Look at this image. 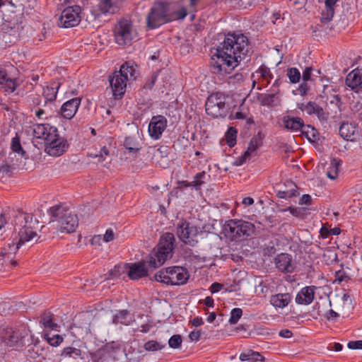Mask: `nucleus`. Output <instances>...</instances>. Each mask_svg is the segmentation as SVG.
<instances>
[{
	"label": "nucleus",
	"instance_id": "f257e3e1",
	"mask_svg": "<svg viewBox=\"0 0 362 362\" xmlns=\"http://www.w3.org/2000/svg\"><path fill=\"white\" fill-rule=\"evenodd\" d=\"M251 49L249 39L244 34L228 33L215 52L211 51L213 71L218 74H230Z\"/></svg>",
	"mask_w": 362,
	"mask_h": 362
},
{
	"label": "nucleus",
	"instance_id": "f03ea898",
	"mask_svg": "<svg viewBox=\"0 0 362 362\" xmlns=\"http://www.w3.org/2000/svg\"><path fill=\"white\" fill-rule=\"evenodd\" d=\"M13 221L18 240L16 243H8L7 247L1 248L0 272L4 267H16L17 261L13 259L16 252L23 243L33 240L37 235L39 221L32 214L19 211L13 216Z\"/></svg>",
	"mask_w": 362,
	"mask_h": 362
},
{
	"label": "nucleus",
	"instance_id": "7ed1b4c3",
	"mask_svg": "<svg viewBox=\"0 0 362 362\" xmlns=\"http://www.w3.org/2000/svg\"><path fill=\"white\" fill-rule=\"evenodd\" d=\"M4 23L1 25L0 40L1 46L7 47L16 43L21 37L25 27L22 13L8 10L2 11Z\"/></svg>",
	"mask_w": 362,
	"mask_h": 362
},
{
	"label": "nucleus",
	"instance_id": "20e7f679",
	"mask_svg": "<svg viewBox=\"0 0 362 362\" xmlns=\"http://www.w3.org/2000/svg\"><path fill=\"white\" fill-rule=\"evenodd\" d=\"M175 236L171 233H165L159 240L157 248H155L148 256V265L156 269L173 256L175 249Z\"/></svg>",
	"mask_w": 362,
	"mask_h": 362
},
{
	"label": "nucleus",
	"instance_id": "39448f33",
	"mask_svg": "<svg viewBox=\"0 0 362 362\" xmlns=\"http://www.w3.org/2000/svg\"><path fill=\"white\" fill-rule=\"evenodd\" d=\"M134 66L125 62L121 66L119 71H115L109 76L110 87L115 99L121 98L124 95L127 82L136 78Z\"/></svg>",
	"mask_w": 362,
	"mask_h": 362
},
{
	"label": "nucleus",
	"instance_id": "423d86ee",
	"mask_svg": "<svg viewBox=\"0 0 362 362\" xmlns=\"http://www.w3.org/2000/svg\"><path fill=\"white\" fill-rule=\"evenodd\" d=\"M51 221H57L61 232L73 233L78 226V219L69 208L62 205H55L49 210Z\"/></svg>",
	"mask_w": 362,
	"mask_h": 362
},
{
	"label": "nucleus",
	"instance_id": "0eeeda50",
	"mask_svg": "<svg viewBox=\"0 0 362 362\" xmlns=\"http://www.w3.org/2000/svg\"><path fill=\"white\" fill-rule=\"evenodd\" d=\"M189 277L187 270L178 266L162 269L156 272L153 276L155 281L171 286L185 284Z\"/></svg>",
	"mask_w": 362,
	"mask_h": 362
},
{
	"label": "nucleus",
	"instance_id": "6e6552de",
	"mask_svg": "<svg viewBox=\"0 0 362 362\" xmlns=\"http://www.w3.org/2000/svg\"><path fill=\"white\" fill-rule=\"evenodd\" d=\"M223 230L232 240L239 241L252 235L255 232V226L248 221L231 219L226 222Z\"/></svg>",
	"mask_w": 362,
	"mask_h": 362
},
{
	"label": "nucleus",
	"instance_id": "1a4fd4ad",
	"mask_svg": "<svg viewBox=\"0 0 362 362\" xmlns=\"http://www.w3.org/2000/svg\"><path fill=\"white\" fill-rule=\"evenodd\" d=\"M226 100V97L221 93L209 95L205 104L206 114L214 118L225 117L228 110Z\"/></svg>",
	"mask_w": 362,
	"mask_h": 362
},
{
	"label": "nucleus",
	"instance_id": "9d476101",
	"mask_svg": "<svg viewBox=\"0 0 362 362\" xmlns=\"http://www.w3.org/2000/svg\"><path fill=\"white\" fill-rule=\"evenodd\" d=\"M169 7L165 2H156L151 8L146 17L147 27L154 29L168 22Z\"/></svg>",
	"mask_w": 362,
	"mask_h": 362
},
{
	"label": "nucleus",
	"instance_id": "9b49d317",
	"mask_svg": "<svg viewBox=\"0 0 362 362\" xmlns=\"http://www.w3.org/2000/svg\"><path fill=\"white\" fill-rule=\"evenodd\" d=\"M114 36L119 45H130L134 37L132 23L127 19H121L114 28Z\"/></svg>",
	"mask_w": 362,
	"mask_h": 362
},
{
	"label": "nucleus",
	"instance_id": "f8f14e48",
	"mask_svg": "<svg viewBox=\"0 0 362 362\" xmlns=\"http://www.w3.org/2000/svg\"><path fill=\"white\" fill-rule=\"evenodd\" d=\"M28 335V331L23 327H8L1 332L2 341L8 346L23 344L24 338Z\"/></svg>",
	"mask_w": 362,
	"mask_h": 362
},
{
	"label": "nucleus",
	"instance_id": "ddd939ff",
	"mask_svg": "<svg viewBox=\"0 0 362 362\" xmlns=\"http://www.w3.org/2000/svg\"><path fill=\"white\" fill-rule=\"evenodd\" d=\"M81 8L78 5L68 6L64 8L59 19V25L63 28H71L77 25L81 21Z\"/></svg>",
	"mask_w": 362,
	"mask_h": 362
},
{
	"label": "nucleus",
	"instance_id": "4468645a",
	"mask_svg": "<svg viewBox=\"0 0 362 362\" xmlns=\"http://www.w3.org/2000/svg\"><path fill=\"white\" fill-rule=\"evenodd\" d=\"M199 233V228L191 225L187 221H182L177 226V235L180 240L186 244L194 246L197 240L195 238Z\"/></svg>",
	"mask_w": 362,
	"mask_h": 362
},
{
	"label": "nucleus",
	"instance_id": "2eb2a0df",
	"mask_svg": "<svg viewBox=\"0 0 362 362\" xmlns=\"http://www.w3.org/2000/svg\"><path fill=\"white\" fill-rule=\"evenodd\" d=\"M69 147L67 140L60 137L58 132L57 136L52 137L50 141L45 145V151L52 156H59L66 151Z\"/></svg>",
	"mask_w": 362,
	"mask_h": 362
},
{
	"label": "nucleus",
	"instance_id": "dca6fc26",
	"mask_svg": "<svg viewBox=\"0 0 362 362\" xmlns=\"http://www.w3.org/2000/svg\"><path fill=\"white\" fill-rule=\"evenodd\" d=\"M273 262L278 271L284 274L293 273L296 268L292 255L285 252L277 255Z\"/></svg>",
	"mask_w": 362,
	"mask_h": 362
},
{
	"label": "nucleus",
	"instance_id": "f3484780",
	"mask_svg": "<svg viewBox=\"0 0 362 362\" xmlns=\"http://www.w3.org/2000/svg\"><path fill=\"white\" fill-rule=\"evenodd\" d=\"M33 135L36 139L44 141L45 145L50 141L52 137L57 136L58 132L55 127L49 124H37L33 126Z\"/></svg>",
	"mask_w": 362,
	"mask_h": 362
},
{
	"label": "nucleus",
	"instance_id": "a211bd4d",
	"mask_svg": "<svg viewBox=\"0 0 362 362\" xmlns=\"http://www.w3.org/2000/svg\"><path fill=\"white\" fill-rule=\"evenodd\" d=\"M155 269L151 268L148 265V258L146 260L135 262L129 266L128 272L129 277L132 280L139 279L142 277L147 276L149 272L153 271Z\"/></svg>",
	"mask_w": 362,
	"mask_h": 362
},
{
	"label": "nucleus",
	"instance_id": "6ab92c4d",
	"mask_svg": "<svg viewBox=\"0 0 362 362\" xmlns=\"http://www.w3.org/2000/svg\"><path fill=\"white\" fill-rule=\"evenodd\" d=\"M167 127V119L163 115L153 116L148 124L149 135L153 139L160 138Z\"/></svg>",
	"mask_w": 362,
	"mask_h": 362
},
{
	"label": "nucleus",
	"instance_id": "aec40b11",
	"mask_svg": "<svg viewBox=\"0 0 362 362\" xmlns=\"http://www.w3.org/2000/svg\"><path fill=\"white\" fill-rule=\"evenodd\" d=\"M81 102L80 98H74L64 103L60 109L62 116L67 119H72L76 115Z\"/></svg>",
	"mask_w": 362,
	"mask_h": 362
},
{
	"label": "nucleus",
	"instance_id": "412c9836",
	"mask_svg": "<svg viewBox=\"0 0 362 362\" xmlns=\"http://www.w3.org/2000/svg\"><path fill=\"white\" fill-rule=\"evenodd\" d=\"M83 351L79 347L74 346H66L63 349L60 354L59 362H72L78 359L83 358Z\"/></svg>",
	"mask_w": 362,
	"mask_h": 362
},
{
	"label": "nucleus",
	"instance_id": "4be33fe9",
	"mask_svg": "<svg viewBox=\"0 0 362 362\" xmlns=\"http://www.w3.org/2000/svg\"><path fill=\"white\" fill-rule=\"evenodd\" d=\"M315 288L316 287L314 286L301 288L296 296V303L299 305L310 304L314 300Z\"/></svg>",
	"mask_w": 362,
	"mask_h": 362
},
{
	"label": "nucleus",
	"instance_id": "5701e85b",
	"mask_svg": "<svg viewBox=\"0 0 362 362\" xmlns=\"http://www.w3.org/2000/svg\"><path fill=\"white\" fill-rule=\"evenodd\" d=\"M62 83L59 81H52L49 86L43 88L42 95L45 98V104L53 103L57 98V95Z\"/></svg>",
	"mask_w": 362,
	"mask_h": 362
},
{
	"label": "nucleus",
	"instance_id": "b1692460",
	"mask_svg": "<svg viewBox=\"0 0 362 362\" xmlns=\"http://www.w3.org/2000/svg\"><path fill=\"white\" fill-rule=\"evenodd\" d=\"M346 85L354 89L358 86L362 88V73L359 69H355L351 71L346 78Z\"/></svg>",
	"mask_w": 362,
	"mask_h": 362
},
{
	"label": "nucleus",
	"instance_id": "393cba45",
	"mask_svg": "<svg viewBox=\"0 0 362 362\" xmlns=\"http://www.w3.org/2000/svg\"><path fill=\"white\" fill-rule=\"evenodd\" d=\"M284 185L288 189L277 190L276 196L279 198L287 199L299 195V192L297 190L298 187L293 182L287 180Z\"/></svg>",
	"mask_w": 362,
	"mask_h": 362
},
{
	"label": "nucleus",
	"instance_id": "a878e982",
	"mask_svg": "<svg viewBox=\"0 0 362 362\" xmlns=\"http://www.w3.org/2000/svg\"><path fill=\"white\" fill-rule=\"evenodd\" d=\"M291 297L290 293H277L272 295L270 298L271 304L275 308H284L291 302Z\"/></svg>",
	"mask_w": 362,
	"mask_h": 362
},
{
	"label": "nucleus",
	"instance_id": "bb28decb",
	"mask_svg": "<svg viewBox=\"0 0 362 362\" xmlns=\"http://www.w3.org/2000/svg\"><path fill=\"white\" fill-rule=\"evenodd\" d=\"M284 126L286 129L292 131L302 130L304 127L303 120L298 117L286 116L283 119Z\"/></svg>",
	"mask_w": 362,
	"mask_h": 362
},
{
	"label": "nucleus",
	"instance_id": "cd10ccee",
	"mask_svg": "<svg viewBox=\"0 0 362 362\" xmlns=\"http://www.w3.org/2000/svg\"><path fill=\"white\" fill-rule=\"evenodd\" d=\"M337 0H325V7L321 13V22L328 23L332 21L334 14V6Z\"/></svg>",
	"mask_w": 362,
	"mask_h": 362
},
{
	"label": "nucleus",
	"instance_id": "c85d7f7f",
	"mask_svg": "<svg viewBox=\"0 0 362 362\" xmlns=\"http://www.w3.org/2000/svg\"><path fill=\"white\" fill-rule=\"evenodd\" d=\"M264 138V134L261 132H259L256 135H255L249 143L248 147L246 150V155L252 156L257 148L262 146Z\"/></svg>",
	"mask_w": 362,
	"mask_h": 362
},
{
	"label": "nucleus",
	"instance_id": "c756f323",
	"mask_svg": "<svg viewBox=\"0 0 362 362\" xmlns=\"http://www.w3.org/2000/svg\"><path fill=\"white\" fill-rule=\"evenodd\" d=\"M356 125L349 122H343L339 127L340 136L346 140L353 141L356 132Z\"/></svg>",
	"mask_w": 362,
	"mask_h": 362
},
{
	"label": "nucleus",
	"instance_id": "7c9ffc66",
	"mask_svg": "<svg viewBox=\"0 0 362 362\" xmlns=\"http://www.w3.org/2000/svg\"><path fill=\"white\" fill-rule=\"evenodd\" d=\"M53 314L49 311H45L41 316L40 322L45 329L57 330L59 325L53 320Z\"/></svg>",
	"mask_w": 362,
	"mask_h": 362
},
{
	"label": "nucleus",
	"instance_id": "2f4dec72",
	"mask_svg": "<svg viewBox=\"0 0 362 362\" xmlns=\"http://www.w3.org/2000/svg\"><path fill=\"white\" fill-rule=\"evenodd\" d=\"M132 317L127 310L118 311L112 318V322L115 325L122 324L128 325L132 322Z\"/></svg>",
	"mask_w": 362,
	"mask_h": 362
},
{
	"label": "nucleus",
	"instance_id": "473e14b6",
	"mask_svg": "<svg viewBox=\"0 0 362 362\" xmlns=\"http://www.w3.org/2000/svg\"><path fill=\"white\" fill-rule=\"evenodd\" d=\"M257 100L261 105L272 107L276 105V102L279 101L277 93L263 94L259 93Z\"/></svg>",
	"mask_w": 362,
	"mask_h": 362
},
{
	"label": "nucleus",
	"instance_id": "72a5a7b5",
	"mask_svg": "<svg viewBox=\"0 0 362 362\" xmlns=\"http://www.w3.org/2000/svg\"><path fill=\"white\" fill-rule=\"evenodd\" d=\"M11 149L13 153H17L21 158H27L28 153L23 150L18 134H16V136H14L11 140Z\"/></svg>",
	"mask_w": 362,
	"mask_h": 362
},
{
	"label": "nucleus",
	"instance_id": "f704fd0d",
	"mask_svg": "<svg viewBox=\"0 0 362 362\" xmlns=\"http://www.w3.org/2000/svg\"><path fill=\"white\" fill-rule=\"evenodd\" d=\"M239 358L242 361H247L250 362L262 361L264 359L259 352L252 350H248L247 352L242 353Z\"/></svg>",
	"mask_w": 362,
	"mask_h": 362
},
{
	"label": "nucleus",
	"instance_id": "c9c22d12",
	"mask_svg": "<svg viewBox=\"0 0 362 362\" xmlns=\"http://www.w3.org/2000/svg\"><path fill=\"white\" fill-rule=\"evenodd\" d=\"M301 132L310 142H315L319 138L318 132L310 125L304 124Z\"/></svg>",
	"mask_w": 362,
	"mask_h": 362
},
{
	"label": "nucleus",
	"instance_id": "e433bc0d",
	"mask_svg": "<svg viewBox=\"0 0 362 362\" xmlns=\"http://www.w3.org/2000/svg\"><path fill=\"white\" fill-rule=\"evenodd\" d=\"M99 8L103 13H114L117 6L112 0H101L99 4Z\"/></svg>",
	"mask_w": 362,
	"mask_h": 362
},
{
	"label": "nucleus",
	"instance_id": "4c0bfd02",
	"mask_svg": "<svg viewBox=\"0 0 362 362\" xmlns=\"http://www.w3.org/2000/svg\"><path fill=\"white\" fill-rule=\"evenodd\" d=\"M206 173L202 171L197 173L194 177V180L189 182L187 186L194 187L196 189H199L206 182Z\"/></svg>",
	"mask_w": 362,
	"mask_h": 362
},
{
	"label": "nucleus",
	"instance_id": "58836bf2",
	"mask_svg": "<svg viewBox=\"0 0 362 362\" xmlns=\"http://www.w3.org/2000/svg\"><path fill=\"white\" fill-rule=\"evenodd\" d=\"M341 165V160L339 159L334 158L331 161L329 170L327 173L329 178L334 180L339 173V166Z\"/></svg>",
	"mask_w": 362,
	"mask_h": 362
},
{
	"label": "nucleus",
	"instance_id": "ea45409f",
	"mask_svg": "<svg viewBox=\"0 0 362 362\" xmlns=\"http://www.w3.org/2000/svg\"><path fill=\"white\" fill-rule=\"evenodd\" d=\"M226 143L228 146L233 147L236 144L237 130L235 127H229L225 134Z\"/></svg>",
	"mask_w": 362,
	"mask_h": 362
},
{
	"label": "nucleus",
	"instance_id": "a19ab883",
	"mask_svg": "<svg viewBox=\"0 0 362 362\" xmlns=\"http://www.w3.org/2000/svg\"><path fill=\"white\" fill-rule=\"evenodd\" d=\"M124 146L129 151L134 153L139 151L140 149V147H139V144L136 142V140L132 136H128L125 138L124 141Z\"/></svg>",
	"mask_w": 362,
	"mask_h": 362
},
{
	"label": "nucleus",
	"instance_id": "79ce46f5",
	"mask_svg": "<svg viewBox=\"0 0 362 362\" xmlns=\"http://www.w3.org/2000/svg\"><path fill=\"white\" fill-rule=\"evenodd\" d=\"M165 346V344H161L157 341L149 340L146 342L144 345V348L148 351H156L163 349Z\"/></svg>",
	"mask_w": 362,
	"mask_h": 362
},
{
	"label": "nucleus",
	"instance_id": "37998d69",
	"mask_svg": "<svg viewBox=\"0 0 362 362\" xmlns=\"http://www.w3.org/2000/svg\"><path fill=\"white\" fill-rule=\"evenodd\" d=\"M44 338L52 346H57L63 341V337L59 334H54L50 337L49 334H45Z\"/></svg>",
	"mask_w": 362,
	"mask_h": 362
},
{
	"label": "nucleus",
	"instance_id": "c03bdc74",
	"mask_svg": "<svg viewBox=\"0 0 362 362\" xmlns=\"http://www.w3.org/2000/svg\"><path fill=\"white\" fill-rule=\"evenodd\" d=\"M287 76L288 77L291 83H296L300 81V73L296 68H290L287 70Z\"/></svg>",
	"mask_w": 362,
	"mask_h": 362
},
{
	"label": "nucleus",
	"instance_id": "a18cd8bd",
	"mask_svg": "<svg viewBox=\"0 0 362 362\" xmlns=\"http://www.w3.org/2000/svg\"><path fill=\"white\" fill-rule=\"evenodd\" d=\"M243 315V310L241 308H233L230 312V317L229 318V323L230 325H235Z\"/></svg>",
	"mask_w": 362,
	"mask_h": 362
},
{
	"label": "nucleus",
	"instance_id": "49530a36",
	"mask_svg": "<svg viewBox=\"0 0 362 362\" xmlns=\"http://www.w3.org/2000/svg\"><path fill=\"white\" fill-rule=\"evenodd\" d=\"M4 90L8 93H13L18 86L16 83V80H12L8 79V78H6V81L4 82V84L2 85Z\"/></svg>",
	"mask_w": 362,
	"mask_h": 362
},
{
	"label": "nucleus",
	"instance_id": "de8ad7c7",
	"mask_svg": "<svg viewBox=\"0 0 362 362\" xmlns=\"http://www.w3.org/2000/svg\"><path fill=\"white\" fill-rule=\"evenodd\" d=\"M109 356V353L103 351L94 354L92 355L91 358L93 362H105Z\"/></svg>",
	"mask_w": 362,
	"mask_h": 362
},
{
	"label": "nucleus",
	"instance_id": "09e8293b",
	"mask_svg": "<svg viewBox=\"0 0 362 362\" xmlns=\"http://www.w3.org/2000/svg\"><path fill=\"white\" fill-rule=\"evenodd\" d=\"M182 341L181 336L179 334H175L170 338L168 344L170 347L173 349H178L181 346Z\"/></svg>",
	"mask_w": 362,
	"mask_h": 362
},
{
	"label": "nucleus",
	"instance_id": "8fccbe9b",
	"mask_svg": "<svg viewBox=\"0 0 362 362\" xmlns=\"http://www.w3.org/2000/svg\"><path fill=\"white\" fill-rule=\"evenodd\" d=\"M6 6L17 8L22 6L23 3L21 0H0V8Z\"/></svg>",
	"mask_w": 362,
	"mask_h": 362
},
{
	"label": "nucleus",
	"instance_id": "3c124183",
	"mask_svg": "<svg viewBox=\"0 0 362 362\" xmlns=\"http://www.w3.org/2000/svg\"><path fill=\"white\" fill-rule=\"evenodd\" d=\"M276 252V249L272 242L269 243L263 249L264 256L271 257V256L274 255Z\"/></svg>",
	"mask_w": 362,
	"mask_h": 362
},
{
	"label": "nucleus",
	"instance_id": "603ef678",
	"mask_svg": "<svg viewBox=\"0 0 362 362\" xmlns=\"http://www.w3.org/2000/svg\"><path fill=\"white\" fill-rule=\"evenodd\" d=\"M109 155V151L106 146H103L100 151L99 154H91L93 158H97L98 162H103L105 160V157Z\"/></svg>",
	"mask_w": 362,
	"mask_h": 362
},
{
	"label": "nucleus",
	"instance_id": "864d4df0",
	"mask_svg": "<svg viewBox=\"0 0 362 362\" xmlns=\"http://www.w3.org/2000/svg\"><path fill=\"white\" fill-rule=\"evenodd\" d=\"M335 281H338L339 282L341 281H348L350 279V277L342 270H339L335 272Z\"/></svg>",
	"mask_w": 362,
	"mask_h": 362
},
{
	"label": "nucleus",
	"instance_id": "5fc2aeb1",
	"mask_svg": "<svg viewBox=\"0 0 362 362\" xmlns=\"http://www.w3.org/2000/svg\"><path fill=\"white\" fill-rule=\"evenodd\" d=\"M46 28H42L40 33L37 34L36 36L33 37V42L34 44L37 45L39 42H42L43 40L46 38Z\"/></svg>",
	"mask_w": 362,
	"mask_h": 362
},
{
	"label": "nucleus",
	"instance_id": "6e6d98bb",
	"mask_svg": "<svg viewBox=\"0 0 362 362\" xmlns=\"http://www.w3.org/2000/svg\"><path fill=\"white\" fill-rule=\"evenodd\" d=\"M122 268L119 265L115 266V267L109 272L108 277L107 279L119 277L122 274Z\"/></svg>",
	"mask_w": 362,
	"mask_h": 362
},
{
	"label": "nucleus",
	"instance_id": "4d7b16f0",
	"mask_svg": "<svg viewBox=\"0 0 362 362\" xmlns=\"http://www.w3.org/2000/svg\"><path fill=\"white\" fill-rule=\"evenodd\" d=\"M157 76L158 74L156 73H153L151 78L146 81V83L144 86V88L147 89H151L155 85Z\"/></svg>",
	"mask_w": 362,
	"mask_h": 362
},
{
	"label": "nucleus",
	"instance_id": "13d9d810",
	"mask_svg": "<svg viewBox=\"0 0 362 362\" xmlns=\"http://www.w3.org/2000/svg\"><path fill=\"white\" fill-rule=\"evenodd\" d=\"M42 351L43 349L40 346V341L36 342L35 344L30 346V348L28 349L29 352L34 351L37 356L41 355V352L40 351Z\"/></svg>",
	"mask_w": 362,
	"mask_h": 362
},
{
	"label": "nucleus",
	"instance_id": "bf43d9fd",
	"mask_svg": "<svg viewBox=\"0 0 362 362\" xmlns=\"http://www.w3.org/2000/svg\"><path fill=\"white\" fill-rule=\"evenodd\" d=\"M317 103L315 102H308L304 107H300V108L303 110L306 111L308 115H312V111L315 107H316Z\"/></svg>",
	"mask_w": 362,
	"mask_h": 362
},
{
	"label": "nucleus",
	"instance_id": "052dcab7",
	"mask_svg": "<svg viewBox=\"0 0 362 362\" xmlns=\"http://www.w3.org/2000/svg\"><path fill=\"white\" fill-rule=\"evenodd\" d=\"M348 347L351 349H362V340L351 341L348 343Z\"/></svg>",
	"mask_w": 362,
	"mask_h": 362
},
{
	"label": "nucleus",
	"instance_id": "680f3d73",
	"mask_svg": "<svg viewBox=\"0 0 362 362\" xmlns=\"http://www.w3.org/2000/svg\"><path fill=\"white\" fill-rule=\"evenodd\" d=\"M316 115L318 117V119L320 120H322V121H327L328 119V117H329V113L326 112L325 111H324L322 107H320L318 110Z\"/></svg>",
	"mask_w": 362,
	"mask_h": 362
},
{
	"label": "nucleus",
	"instance_id": "e2e57ef3",
	"mask_svg": "<svg viewBox=\"0 0 362 362\" xmlns=\"http://www.w3.org/2000/svg\"><path fill=\"white\" fill-rule=\"evenodd\" d=\"M309 88H310L309 86L308 85L306 81H303L298 86V90L299 91V93L301 95H305L307 94L308 91L309 90Z\"/></svg>",
	"mask_w": 362,
	"mask_h": 362
},
{
	"label": "nucleus",
	"instance_id": "0e129e2a",
	"mask_svg": "<svg viewBox=\"0 0 362 362\" xmlns=\"http://www.w3.org/2000/svg\"><path fill=\"white\" fill-rule=\"evenodd\" d=\"M115 235L112 229H107L104 235L103 240L105 242L108 243L113 240Z\"/></svg>",
	"mask_w": 362,
	"mask_h": 362
},
{
	"label": "nucleus",
	"instance_id": "69168bd1",
	"mask_svg": "<svg viewBox=\"0 0 362 362\" xmlns=\"http://www.w3.org/2000/svg\"><path fill=\"white\" fill-rule=\"evenodd\" d=\"M312 67H307L303 72L302 78L303 81H308L311 78Z\"/></svg>",
	"mask_w": 362,
	"mask_h": 362
},
{
	"label": "nucleus",
	"instance_id": "338daca9",
	"mask_svg": "<svg viewBox=\"0 0 362 362\" xmlns=\"http://www.w3.org/2000/svg\"><path fill=\"white\" fill-rule=\"evenodd\" d=\"M201 337V330H194L189 334V337L192 341H197Z\"/></svg>",
	"mask_w": 362,
	"mask_h": 362
},
{
	"label": "nucleus",
	"instance_id": "774afa93",
	"mask_svg": "<svg viewBox=\"0 0 362 362\" xmlns=\"http://www.w3.org/2000/svg\"><path fill=\"white\" fill-rule=\"evenodd\" d=\"M223 288V285L220 283H213L210 287V291L212 293L218 292Z\"/></svg>",
	"mask_w": 362,
	"mask_h": 362
}]
</instances>
